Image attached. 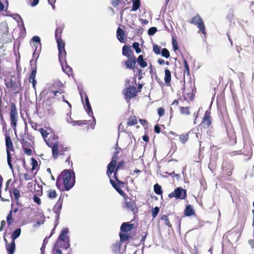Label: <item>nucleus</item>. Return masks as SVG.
<instances>
[{"instance_id":"f257e3e1","label":"nucleus","mask_w":254,"mask_h":254,"mask_svg":"<svg viewBox=\"0 0 254 254\" xmlns=\"http://www.w3.org/2000/svg\"><path fill=\"white\" fill-rule=\"evenodd\" d=\"M64 185V189L66 191L70 190L75 183V174L73 171L64 170L60 175Z\"/></svg>"},{"instance_id":"f03ea898","label":"nucleus","mask_w":254,"mask_h":254,"mask_svg":"<svg viewBox=\"0 0 254 254\" xmlns=\"http://www.w3.org/2000/svg\"><path fill=\"white\" fill-rule=\"evenodd\" d=\"M78 89L79 91V93H80V97H81L82 102H83V96H85V105L86 107V108L85 109V110H86L88 115H89V116L93 118V123H92L91 124V127L92 129H93L95 127V125L96 124V121H95V119L93 116V113L92 112V110L88 98L87 96L86 95V93L85 92H84L82 87H80L79 86H78Z\"/></svg>"},{"instance_id":"7ed1b4c3","label":"nucleus","mask_w":254,"mask_h":254,"mask_svg":"<svg viewBox=\"0 0 254 254\" xmlns=\"http://www.w3.org/2000/svg\"><path fill=\"white\" fill-rule=\"evenodd\" d=\"M64 27L60 26L57 27L55 31V38L58 44V48L60 55L63 56L65 53V43L62 40L61 34L63 32Z\"/></svg>"},{"instance_id":"20e7f679","label":"nucleus","mask_w":254,"mask_h":254,"mask_svg":"<svg viewBox=\"0 0 254 254\" xmlns=\"http://www.w3.org/2000/svg\"><path fill=\"white\" fill-rule=\"evenodd\" d=\"M5 145L6 147L7 163L9 168L12 170L13 166L11 164V157L10 151H13L14 148L11 139L10 137L8 135L5 136Z\"/></svg>"},{"instance_id":"39448f33","label":"nucleus","mask_w":254,"mask_h":254,"mask_svg":"<svg viewBox=\"0 0 254 254\" xmlns=\"http://www.w3.org/2000/svg\"><path fill=\"white\" fill-rule=\"evenodd\" d=\"M187 196V191L181 187L177 188L174 191L169 193L168 197L169 198L175 197L176 199H184Z\"/></svg>"},{"instance_id":"423d86ee","label":"nucleus","mask_w":254,"mask_h":254,"mask_svg":"<svg viewBox=\"0 0 254 254\" xmlns=\"http://www.w3.org/2000/svg\"><path fill=\"white\" fill-rule=\"evenodd\" d=\"M190 23L194 25H197L199 31L204 35V36H205V27L203 22L202 19L200 17L199 15L197 14L195 16L193 17L190 21Z\"/></svg>"},{"instance_id":"0eeeda50","label":"nucleus","mask_w":254,"mask_h":254,"mask_svg":"<svg viewBox=\"0 0 254 254\" xmlns=\"http://www.w3.org/2000/svg\"><path fill=\"white\" fill-rule=\"evenodd\" d=\"M137 90L135 87L129 85L127 87L123 93L125 96V98L127 103L130 102L131 98L136 97Z\"/></svg>"},{"instance_id":"6e6552de","label":"nucleus","mask_w":254,"mask_h":254,"mask_svg":"<svg viewBox=\"0 0 254 254\" xmlns=\"http://www.w3.org/2000/svg\"><path fill=\"white\" fill-rule=\"evenodd\" d=\"M66 55V53L65 51L64 55L63 56H62V55H60V53L59 52V60L61 63L63 71L65 73L69 75L72 72V68L67 64L65 59Z\"/></svg>"},{"instance_id":"1a4fd4ad","label":"nucleus","mask_w":254,"mask_h":254,"mask_svg":"<svg viewBox=\"0 0 254 254\" xmlns=\"http://www.w3.org/2000/svg\"><path fill=\"white\" fill-rule=\"evenodd\" d=\"M68 229L67 228H64L60 236H59L56 243H55V246H58L59 244H60L61 240L69 239L68 236Z\"/></svg>"},{"instance_id":"9d476101","label":"nucleus","mask_w":254,"mask_h":254,"mask_svg":"<svg viewBox=\"0 0 254 254\" xmlns=\"http://www.w3.org/2000/svg\"><path fill=\"white\" fill-rule=\"evenodd\" d=\"M211 124L210 112L208 110L206 111L204 114L203 121L201 123V126L204 128L208 127Z\"/></svg>"},{"instance_id":"9b49d317","label":"nucleus","mask_w":254,"mask_h":254,"mask_svg":"<svg viewBox=\"0 0 254 254\" xmlns=\"http://www.w3.org/2000/svg\"><path fill=\"white\" fill-rule=\"evenodd\" d=\"M17 111L16 109V107L14 105L11 106V111H10V120H11V125L12 126L15 127L16 125V115H17Z\"/></svg>"},{"instance_id":"f8f14e48","label":"nucleus","mask_w":254,"mask_h":254,"mask_svg":"<svg viewBox=\"0 0 254 254\" xmlns=\"http://www.w3.org/2000/svg\"><path fill=\"white\" fill-rule=\"evenodd\" d=\"M117 163L116 159H114L113 157L112 160L107 166V174L109 177H110V175L114 172Z\"/></svg>"},{"instance_id":"ddd939ff","label":"nucleus","mask_w":254,"mask_h":254,"mask_svg":"<svg viewBox=\"0 0 254 254\" xmlns=\"http://www.w3.org/2000/svg\"><path fill=\"white\" fill-rule=\"evenodd\" d=\"M58 137L56 135L51 133V134L48 137L46 141L45 142L49 147H51L53 145L58 143Z\"/></svg>"},{"instance_id":"4468645a","label":"nucleus","mask_w":254,"mask_h":254,"mask_svg":"<svg viewBox=\"0 0 254 254\" xmlns=\"http://www.w3.org/2000/svg\"><path fill=\"white\" fill-rule=\"evenodd\" d=\"M125 207L128 209L135 212L136 210V205L133 200L131 199H126L125 202Z\"/></svg>"},{"instance_id":"2eb2a0df","label":"nucleus","mask_w":254,"mask_h":254,"mask_svg":"<svg viewBox=\"0 0 254 254\" xmlns=\"http://www.w3.org/2000/svg\"><path fill=\"white\" fill-rule=\"evenodd\" d=\"M63 202V198L60 196L57 203L55 205L53 209V210L55 213H60V211L62 208Z\"/></svg>"},{"instance_id":"dca6fc26","label":"nucleus","mask_w":254,"mask_h":254,"mask_svg":"<svg viewBox=\"0 0 254 254\" xmlns=\"http://www.w3.org/2000/svg\"><path fill=\"white\" fill-rule=\"evenodd\" d=\"M136 58H128V60L126 62L125 64L127 68H133L136 64Z\"/></svg>"},{"instance_id":"f3484780","label":"nucleus","mask_w":254,"mask_h":254,"mask_svg":"<svg viewBox=\"0 0 254 254\" xmlns=\"http://www.w3.org/2000/svg\"><path fill=\"white\" fill-rule=\"evenodd\" d=\"M70 247L69 239L61 240L60 244L58 246H54V249L62 248L64 249H67Z\"/></svg>"},{"instance_id":"a211bd4d","label":"nucleus","mask_w":254,"mask_h":254,"mask_svg":"<svg viewBox=\"0 0 254 254\" xmlns=\"http://www.w3.org/2000/svg\"><path fill=\"white\" fill-rule=\"evenodd\" d=\"M132 228V224H128V223L124 222L121 227V231L123 232H127L131 231Z\"/></svg>"},{"instance_id":"6ab92c4d","label":"nucleus","mask_w":254,"mask_h":254,"mask_svg":"<svg viewBox=\"0 0 254 254\" xmlns=\"http://www.w3.org/2000/svg\"><path fill=\"white\" fill-rule=\"evenodd\" d=\"M125 32L124 30L119 27L117 31V37L119 41L121 43H125L124 39H125Z\"/></svg>"},{"instance_id":"aec40b11","label":"nucleus","mask_w":254,"mask_h":254,"mask_svg":"<svg viewBox=\"0 0 254 254\" xmlns=\"http://www.w3.org/2000/svg\"><path fill=\"white\" fill-rule=\"evenodd\" d=\"M5 247L8 254H13L15 250V242L11 241L9 244H6Z\"/></svg>"},{"instance_id":"412c9836","label":"nucleus","mask_w":254,"mask_h":254,"mask_svg":"<svg viewBox=\"0 0 254 254\" xmlns=\"http://www.w3.org/2000/svg\"><path fill=\"white\" fill-rule=\"evenodd\" d=\"M52 154L55 159L58 158L59 154H62L59 151L58 143L52 146Z\"/></svg>"},{"instance_id":"4be33fe9","label":"nucleus","mask_w":254,"mask_h":254,"mask_svg":"<svg viewBox=\"0 0 254 254\" xmlns=\"http://www.w3.org/2000/svg\"><path fill=\"white\" fill-rule=\"evenodd\" d=\"M171 80V74L170 71L166 68L165 70V77L164 80L166 84L169 83Z\"/></svg>"},{"instance_id":"5701e85b","label":"nucleus","mask_w":254,"mask_h":254,"mask_svg":"<svg viewBox=\"0 0 254 254\" xmlns=\"http://www.w3.org/2000/svg\"><path fill=\"white\" fill-rule=\"evenodd\" d=\"M131 52L130 47L127 45H125L123 47V55L128 58L129 57V53Z\"/></svg>"},{"instance_id":"b1692460","label":"nucleus","mask_w":254,"mask_h":254,"mask_svg":"<svg viewBox=\"0 0 254 254\" xmlns=\"http://www.w3.org/2000/svg\"><path fill=\"white\" fill-rule=\"evenodd\" d=\"M21 234V229L17 228L12 233L11 235L12 241L15 242V240L18 238Z\"/></svg>"},{"instance_id":"393cba45","label":"nucleus","mask_w":254,"mask_h":254,"mask_svg":"<svg viewBox=\"0 0 254 254\" xmlns=\"http://www.w3.org/2000/svg\"><path fill=\"white\" fill-rule=\"evenodd\" d=\"M194 214V211L191 206L189 205L187 206L185 210V214L186 216H190Z\"/></svg>"},{"instance_id":"a878e982","label":"nucleus","mask_w":254,"mask_h":254,"mask_svg":"<svg viewBox=\"0 0 254 254\" xmlns=\"http://www.w3.org/2000/svg\"><path fill=\"white\" fill-rule=\"evenodd\" d=\"M137 62L141 67H145L147 66V63L144 61L142 55H139L137 58Z\"/></svg>"},{"instance_id":"bb28decb","label":"nucleus","mask_w":254,"mask_h":254,"mask_svg":"<svg viewBox=\"0 0 254 254\" xmlns=\"http://www.w3.org/2000/svg\"><path fill=\"white\" fill-rule=\"evenodd\" d=\"M137 119L136 117L134 116H130V118L128 119V121L127 122V126H132L133 125H135L137 124Z\"/></svg>"},{"instance_id":"cd10ccee","label":"nucleus","mask_w":254,"mask_h":254,"mask_svg":"<svg viewBox=\"0 0 254 254\" xmlns=\"http://www.w3.org/2000/svg\"><path fill=\"white\" fill-rule=\"evenodd\" d=\"M183 95L185 100H191L193 99V94L192 93H187L185 88H184Z\"/></svg>"},{"instance_id":"c85d7f7f","label":"nucleus","mask_w":254,"mask_h":254,"mask_svg":"<svg viewBox=\"0 0 254 254\" xmlns=\"http://www.w3.org/2000/svg\"><path fill=\"white\" fill-rule=\"evenodd\" d=\"M56 83H57V84L58 85H59L60 84V87H59V89L58 90L52 91L53 94L55 96H57V94L58 93L61 94L64 92V87H63L62 83L60 81H56Z\"/></svg>"},{"instance_id":"c756f323","label":"nucleus","mask_w":254,"mask_h":254,"mask_svg":"<svg viewBox=\"0 0 254 254\" xmlns=\"http://www.w3.org/2000/svg\"><path fill=\"white\" fill-rule=\"evenodd\" d=\"M45 112L48 113L49 115H53L54 114V112L52 110V107L51 104L46 103L45 105Z\"/></svg>"},{"instance_id":"7c9ffc66","label":"nucleus","mask_w":254,"mask_h":254,"mask_svg":"<svg viewBox=\"0 0 254 254\" xmlns=\"http://www.w3.org/2000/svg\"><path fill=\"white\" fill-rule=\"evenodd\" d=\"M132 1L133 6L131 8V10L136 11L140 7V0H132Z\"/></svg>"},{"instance_id":"2f4dec72","label":"nucleus","mask_w":254,"mask_h":254,"mask_svg":"<svg viewBox=\"0 0 254 254\" xmlns=\"http://www.w3.org/2000/svg\"><path fill=\"white\" fill-rule=\"evenodd\" d=\"M39 130L42 135V137H43V138L44 139V141H46L48 137L49 136V135L51 134V133H48L47 131L43 128L40 129Z\"/></svg>"},{"instance_id":"473e14b6","label":"nucleus","mask_w":254,"mask_h":254,"mask_svg":"<svg viewBox=\"0 0 254 254\" xmlns=\"http://www.w3.org/2000/svg\"><path fill=\"white\" fill-rule=\"evenodd\" d=\"M121 244L120 242H117L115 244H114L112 247V249L113 252L114 253H117L118 251H119L121 248Z\"/></svg>"},{"instance_id":"72a5a7b5","label":"nucleus","mask_w":254,"mask_h":254,"mask_svg":"<svg viewBox=\"0 0 254 254\" xmlns=\"http://www.w3.org/2000/svg\"><path fill=\"white\" fill-rule=\"evenodd\" d=\"M154 191L158 195L161 194L162 193V188L158 184H156L154 186Z\"/></svg>"},{"instance_id":"f704fd0d","label":"nucleus","mask_w":254,"mask_h":254,"mask_svg":"<svg viewBox=\"0 0 254 254\" xmlns=\"http://www.w3.org/2000/svg\"><path fill=\"white\" fill-rule=\"evenodd\" d=\"M184 76L187 74L188 76H190V69L189 66L187 63V61L185 59H184Z\"/></svg>"},{"instance_id":"c9c22d12","label":"nucleus","mask_w":254,"mask_h":254,"mask_svg":"<svg viewBox=\"0 0 254 254\" xmlns=\"http://www.w3.org/2000/svg\"><path fill=\"white\" fill-rule=\"evenodd\" d=\"M48 196L50 199H54L56 197L57 193L55 190H50L48 191Z\"/></svg>"},{"instance_id":"e433bc0d","label":"nucleus","mask_w":254,"mask_h":254,"mask_svg":"<svg viewBox=\"0 0 254 254\" xmlns=\"http://www.w3.org/2000/svg\"><path fill=\"white\" fill-rule=\"evenodd\" d=\"M12 193L14 196L15 200L17 201L18 203V199L20 197V192L17 189H13L12 190Z\"/></svg>"},{"instance_id":"4c0bfd02","label":"nucleus","mask_w":254,"mask_h":254,"mask_svg":"<svg viewBox=\"0 0 254 254\" xmlns=\"http://www.w3.org/2000/svg\"><path fill=\"white\" fill-rule=\"evenodd\" d=\"M0 29L3 31V33L4 34H6L8 32V26L5 22H2L1 23Z\"/></svg>"},{"instance_id":"58836bf2","label":"nucleus","mask_w":254,"mask_h":254,"mask_svg":"<svg viewBox=\"0 0 254 254\" xmlns=\"http://www.w3.org/2000/svg\"><path fill=\"white\" fill-rule=\"evenodd\" d=\"M88 121L86 120H83V121H73L72 122V124L73 126L76 125H78L82 126L84 125L87 124Z\"/></svg>"},{"instance_id":"ea45409f","label":"nucleus","mask_w":254,"mask_h":254,"mask_svg":"<svg viewBox=\"0 0 254 254\" xmlns=\"http://www.w3.org/2000/svg\"><path fill=\"white\" fill-rule=\"evenodd\" d=\"M180 140L183 143H185L186 141H188L189 138V134H182L180 136Z\"/></svg>"},{"instance_id":"a19ab883","label":"nucleus","mask_w":254,"mask_h":254,"mask_svg":"<svg viewBox=\"0 0 254 254\" xmlns=\"http://www.w3.org/2000/svg\"><path fill=\"white\" fill-rule=\"evenodd\" d=\"M161 220L164 221L165 224L169 227L172 226L171 224L170 223L168 217L166 215H163L161 217Z\"/></svg>"},{"instance_id":"79ce46f5","label":"nucleus","mask_w":254,"mask_h":254,"mask_svg":"<svg viewBox=\"0 0 254 254\" xmlns=\"http://www.w3.org/2000/svg\"><path fill=\"white\" fill-rule=\"evenodd\" d=\"M36 67H32L31 74L30 75L29 79V81H31V79H35V76L36 74Z\"/></svg>"},{"instance_id":"37998d69","label":"nucleus","mask_w":254,"mask_h":254,"mask_svg":"<svg viewBox=\"0 0 254 254\" xmlns=\"http://www.w3.org/2000/svg\"><path fill=\"white\" fill-rule=\"evenodd\" d=\"M123 164V162H120L118 165H117V167L115 170V171L114 172V178H115L116 180L117 181V182L118 183H122V181L119 180L117 177V171L119 169V168H120V166H121Z\"/></svg>"},{"instance_id":"c03bdc74","label":"nucleus","mask_w":254,"mask_h":254,"mask_svg":"<svg viewBox=\"0 0 254 254\" xmlns=\"http://www.w3.org/2000/svg\"><path fill=\"white\" fill-rule=\"evenodd\" d=\"M62 184H63V180H62L60 176H59L57 179L56 186L60 190H62V187H63V186H62Z\"/></svg>"},{"instance_id":"a18cd8bd","label":"nucleus","mask_w":254,"mask_h":254,"mask_svg":"<svg viewBox=\"0 0 254 254\" xmlns=\"http://www.w3.org/2000/svg\"><path fill=\"white\" fill-rule=\"evenodd\" d=\"M180 112L182 114H184V115H190L189 107H180Z\"/></svg>"},{"instance_id":"49530a36","label":"nucleus","mask_w":254,"mask_h":254,"mask_svg":"<svg viewBox=\"0 0 254 254\" xmlns=\"http://www.w3.org/2000/svg\"><path fill=\"white\" fill-rule=\"evenodd\" d=\"M161 55L162 57L168 58L170 57V53L167 49L163 48L161 51Z\"/></svg>"},{"instance_id":"de8ad7c7","label":"nucleus","mask_w":254,"mask_h":254,"mask_svg":"<svg viewBox=\"0 0 254 254\" xmlns=\"http://www.w3.org/2000/svg\"><path fill=\"white\" fill-rule=\"evenodd\" d=\"M157 31V29L156 27H152L150 28L148 30V34L150 36L153 35Z\"/></svg>"},{"instance_id":"09e8293b","label":"nucleus","mask_w":254,"mask_h":254,"mask_svg":"<svg viewBox=\"0 0 254 254\" xmlns=\"http://www.w3.org/2000/svg\"><path fill=\"white\" fill-rule=\"evenodd\" d=\"M132 47L135 50L136 53L139 54L141 52V50L139 47V44L137 42H134L132 44Z\"/></svg>"},{"instance_id":"8fccbe9b","label":"nucleus","mask_w":254,"mask_h":254,"mask_svg":"<svg viewBox=\"0 0 254 254\" xmlns=\"http://www.w3.org/2000/svg\"><path fill=\"white\" fill-rule=\"evenodd\" d=\"M160 49H161L160 46H159L157 45H155L153 46V51L155 54L158 55L161 53Z\"/></svg>"},{"instance_id":"3c124183","label":"nucleus","mask_w":254,"mask_h":254,"mask_svg":"<svg viewBox=\"0 0 254 254\" xmlns=\"http://www.w3.org/2000/svg\"><path fill=\"white\" fill-rule=\"evenodd\" d=\"M120 237L121 241H122V242L126 241L128 239V235L125 233H121L120 234Z\"/></svg>"},{"instance_id":"603ef678","label":"nucleus","mask_w":254,"mask_h":254,"mask_svg":"<svg viewBox=\"0 0 254 254\" xmlns=\"http://www.w3.org/2000/svg\"><path fill=\"white\" fill-rule=\"evenodd\" d=\"M110 183L112 184V186L114 187V188H115V189L116 190L118 189V188H120L119 187V185L123 184V182H122V183H118L117 182V183H118V184H117L116 183V182L114 181H113L111 179H110Z\"/></svg>"},{"instance_id":"864d4df0","label":"nucleus","mask_w":254,"mask_h":254,"mask_svg":"<svg viewBox=\"0 0 254 254\" xmlns=\"http://www.w3.org/2000/svg\"><path fill=\"white\" fill-rule=\"evenodd\" d=\"M159 212V208L158 207H155L152 209V216L153 218H155L156 217L157 214H158Z\"/></svg>"},{"instance_id":"5fc2aeb1","label":"nucleus","mask_w":254,"mask_h":254,"mask_svg":"<svg viewBox=\"0 0 254 254\" xmlns=\"http://www.w3.org/2000/svg\"><path fill=\"white\" fill-rule=\"evenodd\" d=\"M33 47L35 48L34 51L40 52L41 50V43H34Z\"/></svg>"},{"instance_id":"6e6d98bb","label":"nucleus","mask_w":254,"mask_h":254,"mask_svg":"<svg viewBox=\"0 0 254 254\" xmlns=\"http://www.w3.org/2000/svg\"><path fill=\"white\" fill-rule=\"evenodd\" d=\"M11 212H12V211H10L9 213L7 215V216L6 217V221H7L8 225H10L11 223L12 222Z\"/></svg>"},{"instance_id":"4d7b16f0","label":"nucleus","mask_w":254,"mask_h":254,"mask_svg":"<svg viewBox=\"0 0 254 254\" xmlns=\"http://www.w3.org/2000/svg\"><path fill=\"white\" fill-rule=\"evenodd\" d=\"M172 45H173V50L176 51L178 49L177 42L176 40L174 38H172Z\"/></svg>"},{"instance_id":"13d9d810","label":"nucleus","mask_w":254,"mask_h":254,"mask_svg":"<svg viewBox=\"0 0 254 254\" xmlns=\"http://www.w3.org/2000/svg\"><path fill=\"white\" fill-rule=\"evenodd\" d=\"M3 179L1 175H0V198H1V200L3 201H5L8 200V199H4L1 196V188L2 186Z\"/></svg>"},{"instance_id":"bf43d9fd","label":"nucleus","mask_w":254,"mask_h":254,"mask_svg":"<svg viewBox=\"0 0 254 254\" xmlns=\"http://www.w3.org/2000/svg\"><path fill=\"white\" fill-rule=\"evenodd\" d=\"M158 114L160 117L164 115L165 110L163 108L160 107L158 109Z\"/></svg>"},{"instance_id":"052dcab7","label":"nucleus","mask_w":254,"mask_h":254,"mask_svg":"<svg viewBox=\"0 0 254 254\" xmlns=\"http://www.w3.org/2000/svg\"><path fill=\"white\" fill-rule=\"evenodd\" d=\"M24 153L28 155L32 154V150L30 148H23Z\"/></svg>"},{"instance_id":"680f3d73","label":"nucleus","mask_w":254,"mask_h":254,"mask_svg":"<svg viewBox=\"0 0 254 254\" xmlns=\"http://www.w3.org/2000/svg\"><path fill=\"white\" fill-rule=\"evenodd\" d=\"M32 40L35 42V43H41V40H40V38L39 37L37 36H34L32 39Z\"/></svg>"},{"instance_id":"e2e57ef3","label":"nucleus","mask_w":254,"mask_h":254,"mask_svg":"<svg viewBox=\"0 0 254 254\" xmlns=\"http://www.w3.org/2000/svg\"><path fill=\"white\" fill-rule=\"evenodd\" d=\"M33 200L35 202H36L38 204H41V199L37 195H34V196L33 197Z\"/></svg>"},{"instance_id":"0e129e2a","label":"nucleus","mask_w":254,"mask_h":254,"mask_svg":"<svg viewBox=\"0 0 254 254\" xmlns=\"http://www.w3.org/2000/svg\"><path fill=\"white\" fill-rule=\"evenodd\" d=\"M24 179L25 180H32V177L31 175H30V174H28V173H25L24 175Z\"/></svg>"},{"instance_id":"69168bd1","label":"nucleus","mask_w":254,"mask_h":254,"mask_svg":"<svg viewBox=\"0 0 254 254\" xmlns=\"http://www.w3.org/2000/svg\"><path fill=\"white\" fill-rule=\"evenodd\" d=\"M121 0H112V4L113 6H117L118 5Z\"/></svg>"},{"instance_id":"338daca9","label":"nucleus","mask_w":254,"mask_h":254,"mask_svg":"<svg viewBox=\"0 0 254 254\" xmlns=\"http://www.w3.org/2000/svg\"><path fill=\"white\" fill-rule=\"evenodd\" d=\"M40 52H38V51H34L33 54V57L34 58H35L36 60H37L38 57H39V53Z\"/></svg>"},{"instance_id":"774afa93","label":"nucleus","mask_w":254,"mask_h":254,"mask_svg":"<svg viewBox=\"0 0 254 254\" xmlns=\"http://www.w3.org/2000/svg\"><path fill=\"white\" fill-rule=\"evenodd\" d=\"M32 169H34L37 166L38 163L37 161L34 159H32Z\"/></svg>"}]
</instances>
